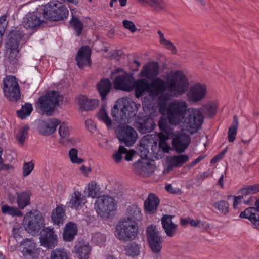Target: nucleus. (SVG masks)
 Listing matches in <instances>:
<instances>
[{
    "label": "nucleus",
    "instance_id": "nucleus-1",
    "mask_svg": "<svg viewBox=\"0 0 259 259\" xmlns=\"http://www.w3.org/2000/svg\"><path fill=\"white\" fill-rule=\"evenodd\" d=\"M189 84L187 77L182 71L178 70L176 71L172 77L166 81L157 77L149 83V94L156 97L167 89L172 95L178 97L185 93Z\"/></svg>",
    "mask_w": 259,
    "mask_h": 259
},
{
    "label": "nucleus",
    "instance_id": "nucleus-2",
    "mask_svg": "<svg viewBox=\"0 0 259 259\" xmlns=\"http://www.w3.org/2000/svg\"><path fill=\"white\" fill-rule=\"evenodd\" d=\"M62 100L63 97L59 92L55 90L50 91L39 98L38 106L43 114L51 116Z\"/></svg>",
    "mask_w": 259,
    "mask_h": 259
},
{
    "label": "nucleus",
    "instance_id": "nucleus-3",
    "mask_svg": "<svg viewBox=\"0 0 259 259\" xmlns=\"http://www.w3.org/2000/svg\"><path fill=\"white\" fill-rule=\"evenodd\" d=\"M138 230L137 223L130 218H125L116 225L115 235L121 241H128L135 239Z\"/></svg>",
    "mask_w": 259,
    "mask_h": 259
},
{
    "label": "nucleus",
    "instance_id": "nucleus-4",
    "mask_svg": "<svg viewBox=\"0 0 259 259\" xmlns=\"http://www.w3.org/2000/svg\"><path fill=\"white\" fill-rule=\"evenodd\" d=\"M43 16L52 21H60L67 17L69 12L65 6L58 0H53L44 6Z\"/></svg>",
    "mask_w": 259,
    "mask_h": 259
},
{
    "label": "nucleus",
    "instance_id": "nucleus-5",
    "mask_svg": "<svg viewBox=\"0 0 259 259\" xmlns=\"http://www.w3.org/2000/svg\"><path fill=\"white\" fill-rule=\"evenodd\" d=\"M186 102L176 100L170 102L166 109L167 117L171 125H178L183 121L187 111Z\"/></svg>",
    "mask_w": 259,
    "mask_h": 259
},
{
    "label": "nucleus",
    "instance_id": "nucleus-6",
    "mask_svg": "<svg viewBox=\"0 0 259 259\" xmlns=\"http://www.w3.org/2000/svg\"><path fill=\"white\" fill-rule=\"evenodd\" d=\"M138 105L133 101H128L121 109L115 105L112 109L111 114L114 119L118 123H122L128 121L137 114Z\"/></svg>",
    "mask_w": 259,
    "mask_h": 259
},
{
    "label": "nucleus",
    "instance_id": "nucleus-7",
    "mask_svg": "<svg viewBox=\"0 0 259 259\" xmlns=\"http://www.w3.org/2000/svg\"><path fill=\"white\" fill-rule=\"evenodd\" d=\"M187 115L183 119L185 130L191 134L198 132L201 128L204 121V115L201 111L195 108L187 110Z\"/></svg>",
    "mask_w": 259,
    "mask_h": 259
},
{
    "label": "nucleus",
    "instance_id": "nucleus-8",
    "mask_svg": "<svg viewBox=\"0 0 259 259\" xmlns=\"http://www.w3.org/2000/svg\"><path fill=\"white\" fill-rule=\"evenodd\" d=\"M3 91L4 96L12 102L18 101L21 97L20 89L16 78L12 75H7L3 79Z\"/></svg>",
    "mask_w": 259,
    "mask_h": 259
},
{
    "label": "nucleus",
    "instance_id": "nucleus-9",
    "mask_svg": "<svg viewBox=\"0 0 259 259\" xmlns=\"http://www.w3.org/2000/svg\"><path fill=\"white\" fill-rule=\"evenodd\" d=\"M114 199L108 195L100 196L96 199L95 209L98 215L102 218H109L116 209Z\"/></svg>",
    "mask_w": 259,
    "mask_h": 259
},
{
    "label": "nucleus",
    "instance_id": "nucleus-10",
    "mask_svg": "<svg viewBox=\"0 0 259 259\" xmlns=\"http://www.w3.org/2000/svg\"><path fill=\"white\" fill-rule=\"evenodd\" d=\"M24 225L29 233L35 235L44 227L42 214L38 211L32 210L24 218Z\"/></svg>",
    "mask_w": 259,
    "mask_h": 259
},
{
    "label": "nucleus",
    "instance_id": "nucleus-11",
    "mask_svg": "<svg viewBox=\"0 0 259 259\" xmlns=\"http://www.w3.org/2000/svg\"><path fill=\"white\" fill-rule=\"evenodd\" d=\"M158 139L155 135L148 134L143 136L140 141L139 154L141 158H147L151 153L153 155H157Z\"/></svg>",
    "mask_w": 259,
    "mask_h": 259
},
{
    "label": "nucleus",
    "instance_id": "nucleus-12",
    "mask_svg": "<svg viewBox=\"0 0 259 259\" xmlns=\"http://www.w3.org/2000/svg\"><path fill=\"white\" fill-rule=\"evenodd\" d=\"M146 234L150 248L154 253L159 252L162 247L163 240L156 230V226L153 225L148 226L146 230Z\"/></svg>",
    "mask_w": 259,
    "mask_h": 259
},
{
    "label": "nucleus",
    "instance_id": "nucleus-13",
    "mask_svg": "<svg viewBox=\"0 0 259 259\" xmlns=\"http://www.w3.org/2000/svg\"><path fill=\"white\" fill-rule=\"evenodd\" d=\"M117 136L121 143L124 144L127 147L133 146L138 138L136 130L129 125L119 128L117 132Z\"/></svg>",
    "mask_w": 259,
    "mask_h": 259
},
{
    "label": "nucleus",
    "instance_id": "nucleus-14",
    "mask_svg": "<svg viewBox=\"0 0 259 259\" xmlns=\"http://www.w3.org/2000/svg\"><path fill=\"white\" fill-rule=\"evenodd\" d=\"M134 126L141 134L152 132L156 126L155 121L150 115L139 114L134 123Z\"/></svg>",
    "mask_w": 259,
    "mask_h": 259
},
{
    "label": "nucleus",
    "instance_id": "nucleus-15",
    "mask_svg": "<svg viewBox=\"0 0 259 259\" xmlns=\"http://www.w3.org/2000/svg\"><path fill=\"white\" fill-rule=\"evenodd\" d=\"M134 77L131 73H124L117 75L113 81L114 88L116 90L124 91H131L133 90L132 83Z\"/></svg>",
    "mask_w": 259,
    "mask_h": 259
},
{
    "label": "nucleus",
    "instance_id": "nucleus-16",
    "mask_svg": "<svg viewBox=\"0 0 259 259\" xmlns=\"http://www.w3.org/2000/svg\"><path fill=\"white\" fill-rule=\"evenodd\" d=\"M191 142L189 136L179 133L174 134L172 140V148L177 153H182L187 149Z\"/></svg>",
    "mask_w": 259,
    "mask_h": 259
},
{
    "label": "nucleus",
    "instance_id": "nucleus-17",
    "mask_svg": "<svg viewBox=\"0 0 259 259\" xmlns=\"http://www.w3.org/2000/svg\"><path fill=\"white\" fill-rule=\"evenodd\" d=\"M40 241L44 247L51 249L57 243V235L55 234L53 229L45 228L40 232Z\"/></svg>",
    "mask_w": 259,
    "mask_h": 259
},
{
    "label": "nucleus",
    "instance_id": "nucleus-18",
    "mask_svg": "<svg viewBox=\"0 0 259 259\" xmlns=\"http://www.w3.org/2000/svg\"><path fill=\"white\" fill-rule=\"evenodd\" d=\"M207 92L205 85L197 83L192 85L187 94L188 100L192 102H197L204 98Z\"/></svg>",
    "mask_w": 259,
    "mask_h": 259
},
{
    "label": "nucleus",
    "instance_id": "nucleus-19",
    "mask_svg": "<svg viewBox=\"0 0 259 259\" xmlns=\"http://www.w3.org/2000/svg\"><path fill=\"white\" fill-rule=\"evenodd\" d=\"M91 51L88 46H82L76 55V61L78 66L82 68L86 65L90 66Z\"/></svg>",
    "mask_w": 259,
    "mask_h": 259
},
{
    "label": "nucleus",
    "instance_id": "nucleus-20",
    "mask_svg": "<svg viewBox=\"0 0 259 259\" xmlns=\"http://www.w3.org/2000/svg\"><path fill=\"white\" fill-rule=\"evenodd\" d=\"M36 248V243L26 238L21 242L20 250L25 258H30L34 255Z\"/></svg>",
    "mask_w": 259,
    "mask_h": 259
},
{
    "label": "nucleus",
    "instance_id": "nucleus-21",
    "mask_svg": "<svg viewBox=\"0 0 259 259\" xmlns=\"http://www.w3.org/2000/svg\"><path fill=\"white\" fill-rule=\"evenodd\" d=\"M32 193L29 190L20 191L16 193V202L20 209H24L30 204V198Z\"/></svg>",
    "mask_w": 259,
    "mask_h": 259
},
{
    "label": "nucleus",
    "instance_id": "nucleus-22",
    "mask_svg": "<svg viewBox=\"0 0 259 259\" xmlns=\"http://www.w3.org/2000/svg\"><path fill=\"white\" fill-rule=\"evenodd\" d=\"M135 90V96L137 98L142 97L145 92L149 93V85L148 81L144 79H137L132 83Z\"/></svg>",
    "mask_w": 259,
    "mask_h": 259
},
{
    "label": "nucleus",
    "instance_id": "nucleus-23",
    "mask_svg": "<svg viewBox=\"0 0 259 259\" xmlns=\"http://www.w3.org/2000/svg\"><path fill=\"white\" fill-rule=\"evenodd\" d=\"M38 11L28 14L24 20V25L26 28H34L41 25L42 21L38 16Z\"/></svg>",
    "mask_w": 259,
    "mask_h": 259
},
{
    "label": "nucleus",
    "instance_id": "nucleus-24",
    "mask_svg": "<svg viewBox=\"0 0 259 259\" xmlns=\"http://www.w3.org/2000/svg\"><path fill=\"white\" fill-rule=\"evenodd\" d=\"M85 198L79 191H74L70 199L69 206L72 209L79 210L85 204Z\"/></svg>",
    "mask_w": 259,
    "mask_h": 259
},
{
    "label": "nucleus",
    "instance_id": "nucleus-25",
    "mask_svg": "<svg viewBox=\"0 0 259 259\" xmlns=\"http://www.w3.org/2000/svg\"><path fill=\"white\" fill-rule=\"evenodd\" d=\"M159 72V65L157 62H150L148 65L145 66L141 70V76L148 79H151L156 76Z\"/></svg>",
    "mask_w": 259,
    "mask_h": 259
},
{
    "label": "nucleus",
    "instance_id": "nucleus-26",
    "mask_svg": "<svg viewBox=\"0 0 259 259\" xmlns=\"http://www.w3.org/2000/svg\"><path fill=\"white\" fill-rule=\"evenodd\" d=\"M239 217L248 219L259 229V215L255 208L250 207L245 209L240 213Z\"/></svg>",
    "mask_w": 259,
    "mask_h": 259
},
{
    "label": "nucleus",
    "instance_id": "nucleus-27",
    "mask_svg": "<svg viewBox=\"0 0 259 259\" xmlns=\"http://www.w3.org/2000/svg\"><path fill=\"white\" fill-rule=\"evenodd\" d=\"M77 100L81 111L92 110L97 106L98 103L97 100L89 99L84 95L78 96Z\"/></svg>",
    "mask_w": 259,
    "mask_h": 259
},
{
    "label": "nucleus",
    "instance_id": "nucleus-28",
    "mask_svg": "<svg viewBox=\"0 0 259 259\" xmlns=\"http://www.w3.org/2000/svg\"><path fill=\"white\" fill-rule=\"evenodd\" d=\"M159 203V198L153 194H150L144 202L145 210L148 214H153L157 210Z\"/></svg>",
    "mask_w": 259,
    "mask_h": 259
},
{
    "label": "nucleus",
    "instance_id": "nucleus-29",
    "mask_svg": "<svg viewBox=\"0 0 259 259\" xmlns=\"http://www.w3.org/2000/svg\"><path fill=\"white\" fill-rule=\"evenodd\" d=\"M189 160V156L186 154L174 155L167 159V164L168 168L181 167Z\"/></svg>",
    "mask_w": 259,
    "mask_h": 259
},
{
    "label": "nucleus",
    "instance_id": "nucleus-30",
    "mask_svg": "<svg viewBox=\"0 0 259 259\" xmlns=\"http://www.w3.org/2000/svg\"><path fill=\"white\" fill-rule=\"evenodd\" d=\"M78 231L76 225L72 222H68L65 226L63 234V238L65 241H72Z\"/></svg>",
    "mask_w": 259,
    "mask_h": 259
},
{
    "label": "nucleus",
    "instance_id": "nucleus-31",
    "mask_svg": "<svg viewBox=\"0 0 259 259\" xmlns=\"http://www.w3.org/2000/svg\"><path fill=\"white\" fill-rule=\"evenodd\" d=\"M111 88V82L108 78H103L98 83L97 88L102 101L106 99V96L110 93Z\"/></svg>",
    "mask_w": 259,
    "mask_h": 259
},
{
    "label": "nucleus",
    "instance_id": "nucleus-32",
    "mask_svg": "<svg viewBox=\"0 0 259 259\" xmlns=\"http://www.w3.org/2000/svg\"><path fill=\"white\" fill-rule=\"evenodd\" d=\"M59 133L61 138L60 143L67 145L70 143L73 144L75 142V140L73 138H68L70 134V130L67 123L62 122L60 124Z\"/></svg>",
    "mask_w": 259,
    "mask_h": 259
},
{
    "label": "nucleus",
    "instance_id": "nucleus-33",
    "mask_svg": "<svg viewBox=\"0 0 259 259\" xmlns=\"http://www.w3.org/2000/svg\"><path fill=\"white\" fill-rule=\"evenodd\" d=\"M142 158V160L135 162L134 166L137 173L140 175L146 176L150 172L149 169L152 164L147 160L148 157Z\"/></svg>",
    "mask_w": 259,
    "mask_h": 259
},
{
    "label": "nucleus",
    "instance_id": "nucleus-34",
    "mask_svg": "<svg viewBox=\"0 0 259 259\" xmlns=\"http://www.w3.org/2000/svg\"><path fill=\"white\" fill-rule=\"evenodd\" d=\"M141 4H147L158 13L165 11L167 6L164 0H136Z\"/></svg>",
    "mask_w": 259,
    "mask_h": 259
},
{
    "label": "nucleus",
    "instance_id": "nucleus-35",
    "mask_svg": "<svg viewBox=\"0 0 259 259\" xmlns=\"http://www.w3.org/2000/svg\"><path fill=\"white\" fill-rule=\"evenodd\" d=\"M24 33H8L7 36L6 47L7 49H18Z\"/></svg>",
    "mask_w": 259,
    "mask_h": 259
},
{
    "label": "nucleus",
    "instance_id": "nucleus-36",
    "mask_svg": "<svg viewBox=\"0 0 259 259\" xmlns=\"http://www.w3.org/2000/svg\"><path fill=\"white\" fill-rule=\"evenodd\" d=\"M161 223L166 235L169 237H172L176 232L177 226L172 223L171 216L164 215L161 219Z\"/></svg>",
    "mask_w": 259,
    "mask_h": 259
},
{
    "label": "nucleus",
    "instance_id": "nucleus-37",
    "mask_svg": "<svg viewBox=\"0 0 259 259\" xmlns=\"http://www.w3.org/2000/svg\"><path fill=\"white\" fill-rule=\"evenodd\" d=\"M74 250L80 259L88 258L91 251V247L88 243L79 242L75 245Z\"/></svg>",
    "mask_w": 259,
    "mask_h": 259
},
{
    "label": "nucleus",
    "instance_id": "nucleus-38",
    "mask_svg": "<svg viewBox=\"0 0 259 259\" xmlns=\"http://www.w3.org/2000/svg\"><path fill=\"white\" fill-rule=\"evenodd\" d=\"M65 216V209L63 205H57L52 212L51 219L54 224L60 225L63 224Z\"/></svg>",
    "mask_w": 259,
    "mask_h": 259
},
{
    "label": "nucleus",
    "instance_id": "nucleus-39",
    "mask_svg": "<svg viewBox=\"0 0 259 259\" xmlns=\"http://www.w3.org/2000/svg\"><path fill=\"white\" fill-rule=\"evenodd\" d=\"M60 124V121L57 119H49L44 121L41 127V132L44 135L53 134L56 130L57 126Z\"/></svg>",
    "mask_w": 259,
    "mask_h": 259
},
{
    "label": "nucleus",
    "instance_id": "nucleus-40",
    "mask_svg": "<svg viewBox=\"0 0 259 259\" xmlns=\"http://www.w3.org/2000/svg\"><path fill=\"white\" fill-rule=\"evenodd\" d=\"M127 218H130L132 221H140L142 218L141 210L137 205H132L129 206L126 210Z\"/></svg>",
    "mask_w": 259,
    "mask_h": 259
},
{
    "label": "nucleus",
    "instance_id": "nucleus-41",
    "mask_svg": "<svg viewBox=\"0 0 259 259\" xmlns=\"http://www.w3.org/2000/svg\"><path fill=\"white\" fill-rule=\"evenodd\" d=\"M238 125V117L237 115H234L233 118V122L229 127L228 131V140L229 142H233L235 140Z\"/></svg>",
    "mask_w": 259,
    "mask_h": 259
},
{
    "label": "nucleus",
    "instance_id": "nucleus-42",
    "mask_svg": "<svg viewBox=\"0 0 259 259\" xmlns=\"http://www.w3.org/2000/svg\"><path fill=\"white\" fill-rule=\"evenodd\" d=\"M198 110H200L203 115L207 118H210L214 116L216 113L217 107L212 103H207L202 106Z\"/></svg>",
    "mask_w": 259,
    "mask_h": 259
},
{
    "label": "nucleus",
    "instance_id": "nucleus-43",
    "mask_svg": "<svg viewBox=\"0 0 259 259\" xmlns=\"http://www.w3.org/2000/svg\"><path fill=\"white\" fill-rule=\"evenodd\" d=\"M33 111L32 104L27 102L22 105L20 110L17 111V115L21 119H25L29 116Z\"/></svg>",
    "mask_w": 259,
    "mask_h": 259
},
{
    "label": "nucleus",
    "instance_id": "nucleus-44",
    "mask_svg": "<svg viewBox=\"0 0 259 259\" xmlns=\"http://www.w3.org/2000/svg\"><path fill=\"white\" fill-rule=\"evenodd\" d=\"M29 127L28 125H25L15 135V138L19 144L23 146L26 138L28 135Z\"/></svg>",
    "mask_w": 259,
    "mask_h": 259
},
{
    "label": "nucleus",
    "instance_id": "nucleus-45",
    "mask_svg": "<svg viewBox=\"0 0 259 259\" xmlns=\"http://www.w3.org/2000/svg\"><path fill=\"white\" fill-rule=\"evenodd\" d=\"M2 212L13 217H22L23 213L19 208L10 206L8 205L2 207Z\"/></svg>",
    "mask_w": 259,
    "mask_h": 259
},
{
    "label": "nucleus",
    "instance_id": "nucleus-46",
    "mask_svg": "<svg viewBox=\"0 0 259 259\" xmlns=\"http://www.w3.org/2000/svg\"><path fill=\"white\" fill-rule=\"evenodd\" d=\"M98 118L99 120L104 122L109 128L112 125V120L108 116L106 111L104 108H101L97 114Z\"/></svg>",
    "mask_w": 259,
    "mask_h": 259
},
{
    "label": "nucleus",
    "instance_id": "nucleus-47",
    "mask_svg": "<svg viewBox=\"0 0 259 259\" xmlns=\"http://www.w3.org/2000/svg\"><path fill=\"white\" fill-rule=\"evenodd\" d=\"M241 194L244 196L254 194L259 192V184L247 185L240 190Z\"/></svg>",
    "mask_w": 259,
    "mask_h": 259
},
{
    "label": "nucleus",
    "instance_id": "nucleus-48",
    "mask_svg": "<svg viewBox=\"0 0 259 259\" xmlns=\"http://www.w3.org/2000/svg\"><path fill=\"white\" fill-rule=\"evenodd\" d=\"M125 250L127 255L134 257L139 254L140 247L137 243L132 242L126 246Z\"/></svg>",
    "mask_w": 259,
    "mask_h": 259
},
{
    "label": "nucleus",
    "instance_id": "nucleus-49",
    "mask_svg": "<svg viewBox=\"0 0 259 259\" xmlns=\"http://www.w3.org/2000/svg\"><path fill=\"white\" fill-rule=\"evenodd\" d=\"M68 26L76 31L77 32H81L83 30V24L76 17L72 16L69 22Z\"/></svg>",
    "mask_w": 259,
    "mask_h": 259
},
{
    "label": "nucleus",
    "instance_id": "nucleus-50",
    "mask_svg": "<svg viewBox=\"0 0 259 259\" xmlns=\"http://www.w3.org/2000/svg\"><path fill=\"white\" fill-rule=\"evenodd\" d=\"M214 206L221 213L226 215L229 212V203L225 200L215 202Z\"/></svg>",
    "mask_w": 259,
    "mask_h": 259
},
{
    "label": "nucleus",
    "instance_id": "nucleus-51",
    "mask_svg": "<svg viewBox=\"0 0 259 259\" xmlns=\"http://www.w3.org/2000/svg\"><path fill=\"white\" fill-rule=\"evenodd\" d=\"M78 150L74 148H71L68 152L69 157L73 164H80L83 161L82 158L78 157Z\"/></svg>",
    "mask_w": 259,
    "mask_h": 259
},
{
    "label": "nucleus",
    "instance_id": "nucleus-52",
    "mask_svg": "<svg viewBox=\"0 0 259 259\" xmlns=\"http://www.w3.org/2000/svg\"><path fill=\"white\" fill-rule=\"evenodd\" d=\"M88 195L92 198H96L99 195V186L95 182H91L88 184Z\"/></svg>",
    "mask_w": 259,
    "mask_h": 259
},
{
    "label": "nucleus",
    "instance_id": "nucleus-53",
    "mask_svg": "<svg viewBox=\"0 0 259 259\" xmlns=\"http://www.w3.org/2000/svg\"><path fill=\"white\" fill-rule=\"evenodd\" d=\"M50 259H69L68 255L64 250L55 249L52 251Z\"/></svg>",
    "mask_w": 259,
    "mask_h": 259
},
{
    "label": "nucleus",
    "instance_id": "nucleus-54",
    "mask_svg": "<svg viewBox=\"0 0 259 259\" xmlns=\"http://www.w3.org/2000/svg\"><path fill=\"white\" fill-rule=\"evenodd\" d=\"M34 168V163L33 161L25 162L23 165V176L26 177L29 175Z\"/></svg>",
    "mask_w": 259,
    "mask_h": 259
},
{
    "label": "nucleus",
    "instance_id": "nucleus-55",
    "mask_svg": "<svg viewBox=\"0 0 259 259\" xmlns=\"http://www.w3.org/2000/svg\"><path fill=\"white\" fill-rule=\"evenodd\" d=\"M168 119L161 117L158 122V126L161 131L169 132L170 131H174V129L168 125L167 123Z\"/></svg>",
    "mask_w": 259,
    "mask_h": 259
},
{
    "label": "nucleus",
    "instance_id": "nucleus-56",
    "mask_svg": "<svg viewBox=\"0 0 259 259\" xmlns=\"http://www.w3.org/2000/svg\"><path fill=\"white\" fill-rule=\"evenodd\" d=\"M127 149L123 146H120L117 152L113 155V158L116 163H119L122 159V154L126 153Z\"/></svg>",
    "mask_w": 259,
    "mask_h": 259
},
{
    "label": "nucleus",
    "instance_id": "nucleus-57",
    "mask_svg": "<svg viewBox=\"0 0 259 259\" xmlns=\"http://www.w3.org/2000/svg\"><path fill=\"white\" fill-rule=\"evenodd\" d=\"M10 52L9 54V59L11 64H15L20 57L19 50L18 49H9Z\"/></svg>",
    "mask_w": 259,
    "mask_h": 259
},
{
    "label": "nucleus",
    "instance_id": "nucleus-58",
    "mask_svg": "<svg viewBox=\"0 0 259 259\" xmlns=\"http://www.w3.org/2000/svg\"><path fill=\"white\" fill-rule=\"evenodd\" d=\"M123 26L125 28L130 31L131 32L136 31H140L141 29L136 27L134 23L129 20H124L122 22Z\"/></svg>",
    "mask_w": 259,
    "mask_h": 259
},
{
    "label": "nucleus",
    "instance_id": "nucleus-59",
    "mask_svg": "<svg viewBox=\"0 0 259 259\" xmlns=\"http://www.w3.org/2000/svg\"><path fill=\"white\" fill-rule=\"evenodd\" d=\"M157 148V155L161 150H162L164 153H168L170 149V147L167 142L163 141H158Z\"/></svg>",
    "mask_w": 259,
    "mask_h": 259
},
{
    "label": "nucleus",
    "instance_id": "nucleus-60",
    "mask_svg": "<svg viewBox=\"0 0 259 259\" xmlns=\"http://www.w3.org/2000/svg\"><path fill=\"white\" fill-rule=\"evenodd\" d=\"M160 35V43L165 46L167 49L172 51H176V48L174 44L169 41H167L163 36V33H158Z\"/></svg>",
    "mask_w": 259,
    "mask_h": 259
},
{
    "label": "nucleus",
    "instance_id": "nucleus-61",
    "mask_svg": "<svg viewBox=\"0 0 259 259\" xmlns=\"http://www.w3.org/2000/svg\"><path fill=\"white\" fill-rule=\"evenodd\" d=\"M243 203L249 205H251L254 203L256 206L255 209L259 215V200H256L255 197L250 196L246 200H243Z\"/></svg>",
    "mask_w": 259,
    "mask_h": 259
},
{
    "label": "nucleus",
    "instance_id": "nucleus-62",
    "mask_svg": "<svg viewBox=\"0 0 259 259\" xmlns=\"http://www.w3.org/2000/svg\"><path fill=\"white\" fill-rule=\"evenodd\" d=\"M174 135V131H170L169 132L162 131V132L158 134L159 141H166L168 139L172 138Z\"/></svg>",
    "mask_w": 259,
    "mask_h": 259
},
{
    "label": "nucleus",
    "instance_id": "nucleus-63",
    "mask_svg": "<svg viewBox=\"0 0 259 259\" xmlns=\"http://www.w3.org/2000/svg\"><path fill=\"white\" fill-rule=\"evenodd\" d=\"M244 196H232V195H229L228 196V199H229L230 198H233V208L234 209H237L238 207V205L242 202L243 200V197Z\"/></svg>",
    "mask_w": 259,
    "mask_h": 259
},
{
    "label": "nucleus",
    "instance_id": "nucleus-64",
    "mask_svg": "<svg viewBox=\"0 0 259 259\" xmlns=\"http://www.w3.org/2000/svg\"><path fill=\"white\" fill-rule=\"evenodd\" d=\"M8 21L6 16L3 15L0 17V32H5L7 26Z\"/></svg>",
    "mask_w": 259,
    "mask_h": 259
}]
</instances>
